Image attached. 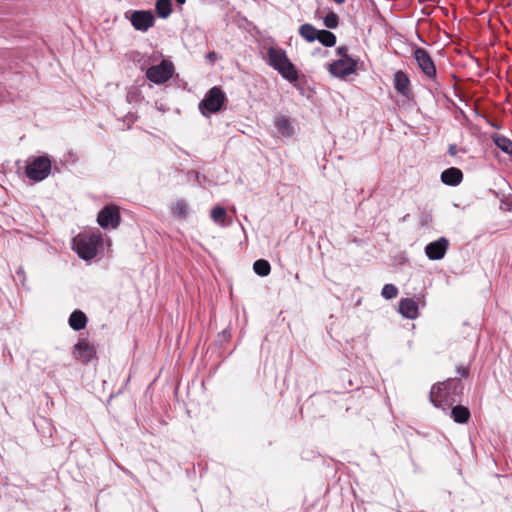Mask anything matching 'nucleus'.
<instances>
[{
    "instance_id": "obj_1",
    "label": "nucleus",
    "mask_w": 512,
    "mask_h": 512,
    "mask_svg": "<svg viewBox=\"0 0 512 512\" xmlns=\"http://www.w3.org/2000/svg\"><path fill=\"white\" fill-rule=\"evenodd\" d=\"M464 385L458 377L448 378L443 382L436 383L430 391V401L435 407H440L441 402L453 404L460 401Z\"/></svg>"
},
{
    "instance_id": "obj_2",
    "label": "nucleus",
    "mask_w": 512,
    "mask_h": 512,
    "mask_svg": "<svg viewBox=\"0 0 512 512\" xmlns=\"http://www.w3.org/2000/svg\"><path fill=\"white\" fill-rule=\"evenodd\" d=\"M267 62L290 83L298 81V71L295 65L287 57L285 50L270 46L267 49Z\"/></svg>"
},
{
    "instance_id": "obj_3",
    "label": "nucleus",
    "mask_w": 512,
    "mask_h": 512,
    "mask_svg": "<svg viewBox=\"0 0 512 512\" xmlns=\"http://www.w3.org/2000/svg\"><path fill=\"white\" fill-rule=\"evenodd\" d=\"M102 243L100 233H91L89 235H78L74 240V250L79 258L91 260L96 257L98 248Z\"/></svg>"
},
{
    "instance_id": "obj_4",
    "label": "nucleus",
    "mask_w": 512,
    "mask_h": 512,
    "mask_svg": "<svg viewBox=\"0 0 512 512\" xmlns=\"http://www.w3.org/2000/svg\"><path fill=\"white\" fill-rule=\"evenodd\" d=\"M226 95L220 87L214 86L205 94L204 98L199 102V110L205 117L210 114L219 112L224 106Z\"/></svg>"
},
{
    "instance_id": "obj_5",
    "label": "nucleus",
    "mask_w": 512,
    "mask_h": 512,
    "mask_svg": "<svg viewBox=\"0 0 512 512\" xmlns=\"http://www.w3.org/2000/svg\"><path fill=\"white\" fill-rule=\"evenodd\" d=\"M51 172V160L48 155L32 157L27 162L25 174L34 182L43 181Z\"/></svg>"
},
{
    "instance_id": "obj_6",
    "label": "nucleus",
    "mask_w": 512,
    "mask_h": 512,
    "mask_svg": "<svg viewBox=\"0 0 512 512\" xmlns=\"http://www.w3.org/2000/svg\"><path fill=\"white\" fill-rule=\"evenodd\" d=\"M174 71L173 63L164 59L146 70V78L154 84H164L173 76Z\"/></svg>"
},
{
    "instance_id": "obj_7",
    "label": "nucleus",
    "mask_w": 512,
    "mask_h": 512,
    "mask_svg": "<svg viewBox=\"0 0 512 512\" xmlns=\"http://www.w3.org/2000/svg\"><path fill=\"white\" fill-rule=\"evenodd\" d=\"M125 16L131 22L134 29L146 32L155 23V17L150 10H130Z\"/></svg>"
},
{
    "instance_id": "obj_8",
    "label": "nucleus",
    "mask_w": 512,
    "mask_h": 512,
    "mask_svg": "<svg viewBox=\"0 0 512 512\" xmlns=\"http://www.w3.org/2000/svg\"><path fill=\"white\" fill-rule=\"evenodd\" d=\"M414 59L418 64V67L422 71V73L430 80L434 81L436 84L437 78V70L434 64L432 57L429 52L421 47H417L414 50Z\"/></svg>"
},
{
    "instance_id": "obj_9",
    "label": "nucleus",
    "mask_w": 512,
    "mask_h": 512,
    "mask_svg": "<svg viewBox=\"0 0 512 512\" xmlns=\"http://www.w3.org/2000/svg\"><path fill=\"white\" fill-rule=\"evenodd\" d=\"M358 60L355 58L337 59L328 64V71L331 75L339 79H345L347 76L356 73Z\"/></svg>"
},
{
    "instance_id": "obj_10",
    "label": "nucleus",
    "mask_w": 512,
    "mask_h": 512,
    "mask_svg": "<svg viewBox=\"0 0 512 512\" xmlns=\"http://www.w3.org/2000/svg\"><path fill=\"white\" fill-rule=\"evenodd\" d=\"M97 223L103 229H116L121 223V215L116 205L104 206L97 215Z\"/></svg>"
},
{
    "instance_id": "obj_11",
    "label": "nucleus",
    "mask_w": 512,
    "mask_h": 512,
    "mask_svg": "<svg viewBox=\"0 0 512 512\" xmlns=\"http://www.w3.org/2000/svg\"><path fill=\"white\" fill-rule=\"evenodd\" d=\"M94 346L85 338H80L74 346L73 355L76 360L86 364L95 357Z\"/></svg>"
},
{
    "instance_id": "obj_12",
    "label": "nucleus",
    "mask_w": 512,
    "mask_h": 512,
    "mask_svg": "<svg viewBox=\"0 0 512 512\" xmlns=\"http://www.w3.org/2000/svg\"><path fill=\"white\" fill-rule=\"evenodd\" d=\"M449 247V241L445 237L428 243L425 246V254L430 260H441L444 258Z\"/></svg>"
},
{
    "instance_id": "obj_13",
    "label": "nucleus",
    "mask_w": 512,
    "mask_h": 512,
    "mask_svg": "<svg viewBox=\"0 0 512 512\" xmlns=\"http://www.w3.org/2000/svg\"><path fill=\"white\" fill-rule=\"evenodd\" d=\"M399 313L407 319H416L419 315L417 302L412 298H402L399 301Z\"/></svg>"
},
{
    "instance_id": "obj_14",
    "label": "nucleus",
    "mask_w": 512,
    "mask_h": 512,
    "mask_svg": "<svg viewBox=\"0 0 512 512\" xmlns=\"http://www.w3.org/2000/svg\"><path fill=\"white\" fill-rule=\"evenodd\" d=\"M274 126L277 132L284 138H290L294 135V127L289 116L278 115L274 119Z\"/></svg>"
},
{
    "instance_id": "obj_15",
    "label": "nucleus",
    "mask_w": 512,
    "mask_h": 512,
    "mask_svg": "<svg viewBox=\"0 0 512 512\" xmlns=\"http://www.w3.org/2000/svg\"><path fill=\"white\" fill-rule=\"evenodd\" d=\"M441 181L448 186H457L463 180V172L456 167H450L442 171Z\"/></svg>"
},
{
    "instance_id": "obj_16",
    "label": "nucleus",
    "mask_w": 512,
    "mask_h": 512,
    "mask_svg": "<svg viewBox=\"0 0 512 512\" xmlns=\"http://www.w3.org/2000/svg\"><path fill=\"white\" fill-rule=\"evenodd\" d=\"M88 322V318L86 314L79 309L74 310L68 319V324L70 328L74 331H80L83 330Z\"/></svg>"
},
{
    "instance_id": "obj_17",
    "label": "nucleus",
    "mask_w": 512,
    "mask_h": 512,
    "mask_svg": "<svg viewBox=\"0 0 512 512\" xmlns=\"http://www.w3.org/2000/svg\"><path fill=\"white\" fill-rule=\"evenodd\" d=\"M410 80L405 72L399 70L394 74V88L395 90L406 96L409 92Z\"/></svg>"
},
{
    "instance_id": "obj_18",
    "label": "nucleus",
    "mask_w": 512,
    "mask_h": 512,
    "mask_svg": "<svg viewBox=\"0 0 512 512\" xmlns=\"http://www.w3.org/2000/svg\"><path fill=\"white\" fill-rule=\"evenodd\" d=\"M470 416L469 409L463 405L458 404L451 409V417L456 423L465 424L469 421Z\"/></svg>"
},
{
    "instance_id": "obj_19",
    "label": "nucleus",
    "mask_w": 512,
    "mask_h": 512,
    "mask_svg": "<svg viewBox=\"0 0 512 512\" xmlns=\"http://www.w3.org/2000/svg\"><path fill=\"white\" fill-rule=\"evenodd\" d=\"M299 35L307 42H314L319 38V29H316L312 24L305 23L299 27Z\"/></svg>"
},
{
    "instance_id": "obj_20",
    "label": "nucleus",
    "mask_w": 512,
    "mask_h": 512,
    "mask_svg": "<svg viewBox=\"0 0 512 512\" xmlns=\"http://www.w3.org/2000/svg\"><path fill=\"white\" fill-rule=\"evenodd\" d=\"M492 140L494 144L505 154H508L512 157V141L500 134L492 135Z\"/></svg>"
},
{
    "instance_id": "obj_21",
    "label": "nucleus",
    "mask_w": 512,
    "mask_h": 512,
    "mask_svg": "<svg viewBox=\"0 0 512 512\" xmlns=\"http://www.w3.org/2000/svg\"><path fill=\"white\" fill-rule=\"evenodd\" d=\"M171 213L179 219L188 217V204L184 199H177L171 206Z\"/></svg>"
},
{
    "instance_id": "obj_22",
    "label": "nucleus",
    "mask_w": 512,
    "mask_h": 512,
    "mask_svg": "<svg viewBox=\"0 0 512 512\" xmlns=\"http://www.w3.org/2000/svg\"><path fill=\"white\" fill-rule=\"evenodd\" d=\"M155 10L160 18H168L172 12L171 0H156Z\"/></svg>"
},
{
    "instance_id": "obj_23",
    "label": "nucleus",
    "mask_w": 512,
    "mask_h": 512,
    "mask_svg": "<svg viewBox=\"0 0 512 512\" xmlns=\"http://www.w3.org/2000/svg\"><path fill=\"white\" fill-rule=\"evenodd\" d=\"M317 41H319L323 46L330 48L335 46L337 38L333 32L321 29L319 30V38H317Z\"/></svg>"
},
{
    "instance_id": "obj_24",
    "label": "nucleus",
    "mask_w": 512,
    "mask_h": 512,
    "mask_svg": "<svg viewBox=\"0 0 512 512\" xmlns=\"http://www.w3.org/2000/svg\"><path fill=\"white\" fill-rule=\"evenodd\" d=\"M253 270L257 275L265 277L270 274L271 266L267 260L258 259L253 264Z\"/></svg>"
},
{
    "instance_id": "obj_25",
    "label": "nucleus",
    "mask_w": 512,
    "mask_h": 512,
    "mask_svg": "<svg viewBox=\"0 0 512 512\" xmlns=\"http://www.w3.org/2000/svg\"><path fill=\"white\" fill-rule=\"evenodd\" d=\"M323 25L328 29L337 28L339 25V16L333 11L328 12L323 17Z\"/></svg>"
},
{
    "instance_id": "obj_26",
    "label": "nucleus",
    "mask_w": 512,
    "mask_h": 512,
    "mask_svg": "<svg viewBox=\"0 0 512 512\" xmlns=\"http://www.w3.org/2000/svg\"><path fill=\"white\" fill-rule=\"evenodd\" d=\"M226 217V210L221 206H216L211 211V218L217 224L224 225V220Z\"/></svg>"
},
{
    "instance_id": "obj_27",
    "label": "nucleus",
    "mask_w": 512,
    "mask_h": 512,
    "mask_svg": "<svg viewBox=\"0 0 512 512\" xmlns=\"http://www.w3.org/2000/svg\"><path fill=\"white\" fill-rule=\"evenodd\" d=\"M381 295L387 300L394 299L398 295V288L394 284H385L382 288Z\"/></svg>"
},
{
    "instance_id": "obj_28",
    "label": "nucleus",
    "mask_w": 512,
    "mask_h": 512,
    "mask_svg": "<svg viewBox=\"0 0 512 512\" xmlns=\"http://www.w3.org/2000/svg\"><path fill=\"white\" fill-rule=\"evenodd\" d=\"M187 177L189 180H195L197 182V184L202 187H204L205 183L207 182L206 176L196 170L188 171Z\"/></svg>"
},
{
    "instance_id": "obj_29",
    "label": "nucleus",
    "mask_w": 512,
    "mask_h": 512,
    "mask_svg": "<svg viewBox=\"0 0 512 512\" xmlns=\"http://www.w3.org/2000/svg\"><path fill=\"white\" fill-rule=\"evenodd\" d=\"M432 221V215L430 212L426 211V210H423L421 211L420 215H419V222H420V225L423 227V226H426L428 225L430 222Z\"/></svg>"
},
{
    "instance_id": "obj_30",
    "label": "nucleus",
    "mask_w": 512,
    "mask_h": 512,
    "mask_svg": "<svg viewBox=\"0 0 512 512\" xmlns=\"http://www.w3.org/2000/svg\"><path fill=\"white\" fill-rule=\"evenodd\" d=\"M336 52V55L339 57L338 59H343V58H352L349 54H348V47L347 46H338L335 50Z\"/></svg>"
},
{
    "instance_id": "obj_31",
    "label": "nucleus",
    "mask_w": 512,
    "mask_h": 512,
    "mask_svg": "<svg viewBox=\"0 0 512 512\" xmlns=\"http://www.w3.org/2000/svg\"><path fill=\"white\" fill-rule=\"evenodd\" d=\"M457 373L460 374L462 377L466 378L469 375V368L464 366H458Z\"/></svg>"
},
{
    "instance_id": "obj_32",
    "label": "nucleus",
    "mask_w": 512,
    "mask_h": 512,
    "mask_svg": "<svg viewBox=\"0 0 512 512\" xmlns=\"http://www.w3.org/2000/svg\"><path fill=\"white\" fill-rule=\"evenodd\" d=\"M16 276L22 282V284H24L26 276L22 267L18 268V270L16 271Z\"/></svg>"
},
{
    "instance_id": "obj_33",
    "label": "nucleus",
    "mask_w": 512,
    "mask_h": 512,
    "mask_svg": "<svg viewBox=\"0 0 512 512\" xmlns=\"http://www.w3.org/2000/svg\"><path fill=\"white\" fill-rule=\"evenodd\" d=\"M448 154L451 156H455L457 154V145L456 144H450L448 147Z\"/></svg>"
},
{
    "instance_id": "obj_34",
    "label": "nucleus",
    "mask_w": 512,
    "mask_h": 512,
    "mask_svg": "<svg viewBox=\"0 0 512 512\" xmlns=\"http://www.w3.org/2000/svg\"><path fill=\"white\" fill-rule=\"evenodd\" d=\"M215 56H216V53H215V52H210V53H208V58H209V59H212V58H214Z\"/></svg>"
},
{
    "instance_id": "obj_35",
    "label": "nucleus",
    "mask_w": 512,
    "mask_h": 512,
    "mask_svg": "<svg viewBox=\"0 0 512 512\" xmlns=\"http://www.w3.org/2000/svg\"><path fill=\"white\" fill-rule=\"evenodd\" d=\"M178 4L182 5L186 2V0H175Z\"/></svg>"
}]
</instances>
